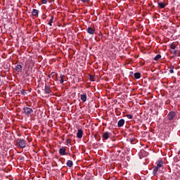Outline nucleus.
Returning <instances> with one entry per match:
<instances>
[{
	"label": "nucleus",
	"instance_id": "obj_1",
	"mask_svg": "<svg viewBox=\"0 0 180 180\" xmlns=\"http://www.w3.org/2000/svg\"><path fill=\"white\" fill-rule=\"evenodd\" d=\"M17 144L20 148H25L26 147V142L24 139H18Z\"/></svg>",
	"mask_w": 180,
	"mask_h": 180
},
{
	"label": "nucleus",
	"instance_id": "obj_2",
	"mask_svg": "<svg viewBox=\"0 0 180 180\" xmlns=\"http://www.w3.org/2000/svg\"><path fill=\"white\" fill-rule=\"evenodd\" d=\"M23 112L27 115V116L32 115L33 113V109L29 108V107H25L23 108Z\"/></svg>",
	"mask_w": 180,
	"mask_h": 180
},
{
	"label": "nucleus",
	"instance_id": "obj_3",
	"mask_svg": "<svg viewBox=\"0 0 180 180\" xmlns=\"http://www.w3.org/2000/svg\"><path fill=\"white\" fill-rule=\"evenodd\" d=\"M175 116H176V113H175V112L174 111H171L167 115V119L168 120H174V119L175 118Z\"/></svg>",
	"mask_w": 180,
	"mask_h": 180
},
{
	"label": "nucleus",
	"instance_id": "obj_4",
	"mask_svg": "<svg viewBox=\"0 0 180 180\" xmlns=\"http://www.w3.org/2000/svg\"><path fill=\"white\" fill-rule=\"evenodd\" d=\"M110 136H112V133H110V132H103V140H108V139H109V137H110Z\"/></svg>",
	"mask_w": 180,
	"mask_h": 180
},
{
	"label": "nucleus",
	"instance_id": "obj_5",
	"mask_svg": "<svg viewBox=\"0 0 180 180\" xmlns=\"http://www.w3.org/2000/svg\"><path fill=\"white\" fill-rule=\"evenodd\" d=\"M87 33H89V34H95V28L89 27L87 28Z\"/></svg>",
	"mask_w": 180,
	"mask_h": 180
},
{
	"label": "nucleus",
	"instance_id": "obj_6",
	"mask_svg": "<svg viewBox=\"0 0 180 180\" xmlns=\"http://www.w3.org/2000/svg\"><path fill=\"white\" fill-rule=\"evenodd\" d=\"M82 136H84V131H82V129H78L77 133V139H82Z\"/></svg>",
	"mask_w": 180,
	"mask_h": 180
},
{
	"label": "nucleus",
	"instance_id": "obj_7",
	"mask_svg": "<svg viewBox=\"0 0 180 180\" xmlns=\"http://www.w3.org/2000/svg\"><path fill=\"white\" fill-rule=\"evenodd\" d=\"M59 154L60 155H65L67 153H65V148L62 147L59 149Z\"/></svg>",
	"mask_w": 180,
	"mask_h": 180
},
{
	"label": "nucleus",
	"instance_id": "obj_8",
	"mask_svg": "<svg viewBox=\"0 0 180 180\" xmlns=\"http://www.w3.org/2000/svg\"><path fill=\"white\" fill-rule=\"evenodd\" d=\"M124 124V120L123 119H121L118 121V123H117L118 127H123Z\"/></svg>",
	"mask_w": 180,
	"mask_h": 180
},
{
	"label": "nucleus",
	"instance_id": "obj_9",
	"mask_svg": "<svg viewBox=\"0 0 180 180\" xmlns=\"http://www.w3.org/2000/svg\"><path fill=\"white\" fill-rule=\"evenodd\" d=\"M81 101L82 102H86V94H83L80 95Z\"/></svg>",
	"mask_w": 180,
	"mask_h": 180
},
{
	"label": "nucleus",
	"instance_id": "obj_10",
	"mask_svg": "<svg viewBox=\"0 0 180 180\" xmlns=\"http://www.w3.org/2000/svg\"><path fill=\"white\" fill-rule=\"evenodd\" d=\"M15 70L17 72H22V66L20 65H15Z\"/></svg>",
	"mask_w": 180,
	"mask_h": 180
},
{
	"label": "nucleus",
	"instance_id": "obj_11",
	"mask_svg": "<svg viewBox=\"0 0 180 180\" xmlns=\"http://www.w3.org/2000/svg\"><path fill=\"white\" fill-rule=\"evenodd\" d=\"M32 15V16H39V10L33 9Z\"/></svg>",
	"mask_w": 180,
	"mask_h": 180
},
{
	"label": "nucleus",
	"instance_id": "obj_12",
	"mask_svg": "<svg viewBox=\"0 0 180 180\" xmlns=\"http://www.w3.org/2000/svg\"><path fill=\"white\" fill-rule=\"evenodd\" d=\"M51 92V91L50 90V87L47 85L45 86V89H44V93L45 94H50Z\"/></svg>",
	"mask_w": 180,
	"mask_h": 180
},
{
	"label": "nucleus",
	"instance_id": "obj_13",
	"mask_svg": "<svg viewBox=\"0 0 180 180\" xmlns=\"http://www.w3.org/2000/svg\"><path fill=\"white\" fill-rule=\"evenodd\" d=\"M134 77L136 79H140V78L141 77V74H140V72H136L134 73Z\"/></svg>",
	"mask_w": 180,
	"mask_h": 180
},
{
	"label": "nucleus",
	"instance_id": "obj_14",
	"mask_svg": "<svg viewBox=\"0 0 180 180\" xmlns=\"http://www.w3.org/2000/svg\"><path fill=\"white\" fill-rule=\"evenodd\" d=\"M66 165H67L68 167H69L70 168H71V167H72V165H73L72 161H71V160H68Z\"/></svg>",
	"mask_w": 180,
	"mask_h": 180
},
{
	"label": "nucleus",
	"instance_id": "obj_15",
	"mask_svg": "<svg viewBox=\"0 0 180 180\" xmlns=\"http://www.w3.org/2000/svg\"><path fill=\"white\" fill-rule=\"evenodd\" d=\"M169 46H170L171 50H175V49H176V45H175V44H174V43H172L169 45Z\"/></svg>",
	"mask_w": 180,
	"mask_h": 180
},
{
	"label": "nucleus",
	"instance_id": "obj_16",
	"mask_svg": "<svg viewBox=\"0 0 180 180\" xmlns=\"http://www.w3.org/2000/svg\"><path fill=\"white\" fill-rule=\"evenodd\" d=\"M54 20V17L52 16L49 22V26H53V21Z\"/></svg>",
	"mask_w": 180,
	"mask_h": 180
},
{
	"label": "nucleus",
	"instance_id": "obj_17",
	"mask_svg": "<svg viewBox=\"0 0 180 180\" xmlns=\"http://www.w3.org/2000/svg\"><path fill=\"white\" fill-rule=\"evenodd\" d=\"M158 6H160V8H161V9H164V8H165V4L158 3Z\"/></svg>",
	"mask_w": 180,
	"mask_h": 180
},
{
	"label": "nucleus",
	"instance_id": "obj_18",
	"mask_svg": "<svg viewBox=\"0 0 180 180\" xmlns=\"http://www.w3.org/2000/svg\"><path fill=\"white\" fill-rule=\"evenodd\" d=\"M157 172H158V168L157 167H154L153 174V175H157Z\"/></svg>",
	"mask_w": 180,
	"mask_h": 180
},
{
	"label": "nucleus",
	"instance_id": "obj_19",
	"mask_svg": "<svg viewBox=\"0 0 180 180\" xmlns=\"http://www.w3.org/2000/svg\"><path fill=\"white\" fill-rule=\"evenodd\" d=\"M171 53L174 54V56H176L178 51H176V49H171Z\"/></svg>",
	"mask_w": 180,
	"mask_h": 180
},
{
	"label": "nucleus",
	"instance_id": "obj_20",
	"mask_svg": "<svg viewBox=\"0 0 180 180\" xmlns=\"http://www.w3.org/2000/svg\"><path fill=\"white\" fill-rule=\"evenodd\" d=\"M160 58H161V55H157V56L154 58V60H155V61H158V60H160Z\"/></svg>",
	"mask_w": 180,
	"mask_h": 180
},
{
	"label": "nucleus",
	"instance_id": "obj_21",
	"mask_svg": "<svg viewBox=\"0 0 180 180\" xmlns=\"http://www.w3.org/2000/svg\"><path fill=\"white\" fill-rule=\"evenodd\" d=\"M60 84H63L64 82V75H60Z\"/></svg>",
	"mask_w": 180,
	"mask_h": 180
},
{
	"label": "nucleus",
	"instance_id": "obj_22",
	"mask_svg": "<svg viewBox=\"0 0 180 180\" xmlns=\"http://www.w3.org/2000/svg\"><path fill=\"white\" fill-rule=\"evenodd\" d=\"M161 167H162V162H159V163H158L156 167H158V168H161Z\"/></svg>",
	"mask_w": 180,
	"mask_h": 180
},
{
	"label": "nucleus",
	"instance_id": "obj_23",
	"mask_svg": "<svg viewBox=\"0 0 180 180\" xmlns=\"http://www.w3.org/2000/svg\"><path fill=\"white\" fill-rule=\"evenodd\" d=\"M127 119H133V116L131 115H127Z\"/></svg>",
	"mask_w": 180,
	"mask_h": 180
},
{
	"label": "nucleus",
	"instance_id": "obj_24",
	"mask_svg": "<svg viewBox=\"0 0 180 180\" xmlns=\"http://www.w3.org/2000/svg\"><path fill=\"white\" fill-rule=\"evenodd\" d=\"M170 74H174V66H172V69L169 70Z\"/></svg>",
	"mask_w": 180,
	"mask_h": 180
},
{
	"label": "nucleus",
	"instance_id": "obj_25",
	"mask_svg": "<svg viewBox=\"0 0 180 180\" xmlns=\"http://www.w3.org/2000/svg\"><path fill=\"white\" fill-rule=\"evenodd\" d=\"M81 1L83 3H86V2H89V0H81Z\"/></svg>",
	"mask_w": 180,
	"mask_h": 180
},
{
	"label": "nucleus",
	"instance_id": "obj_26",
	"mask_svg": "<svg viewBox=\"0 0 180 180\" xmlns=\"http://www.w3.org/2000/svg\"><path fill=\"white\" fill-rule=\"evenodd\" d=\"M41 2H42L43 4H47V0H41Z\"/></svg>",
	"mask_w": 180,
	"mask_h": 180
},
{
	"label": "nucleus",
	"instance_id": "obj_27",
	"mask_svg": "<svg viewBox=\"0 0 180 180\" xmlns=\"http://www.w3.org/2000/svg\"><path fill=\"white\" fill-rule=\"evenodd\" d=\"M90 79H91V81H94V76H91Z\"/></svg>",
	"mask_w": 180,
	"mask_h": 180
},
{
	"label": "nucleus",
	"instance_id": "obj_28",
	"mask_svg": "<svg viewBox=\"0 0 180 180\" xmlns=\"http://www.w3.org/2000/svg\"><path fill=\"white\" fill-rule=\"evenodd\" d=\"M171 69H172V66H171V68H170Z\"/></svg>",
	"mask_w": 180,
	"mask_h": 180
},
{
	"label": "nucleus",
	"instance_id": "obj_29",
	"mask_svg": "<svg viewBox=\"0 0 180 180\" xmlns=\"http://www.w3.org/2000/svg\"><path fill=\"white\" fill-rule=\"evenodd\" d=\"M68 143H70V141H68Z\"/></svg>",
	"mask_w": 180,
	"mask_h": 180
}]
</instances>
